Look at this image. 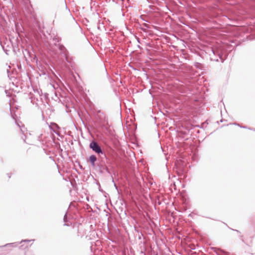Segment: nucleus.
<instances>
[{
    "label": "nucleus",
    "instance_id": "f257e3e1",
    "mask_svg": "<svg viewBox=\"0 0 255 255\" xmlns=\"http://www.w3.org/2000/svg\"><path fill=\"white\" fill-rule=\"evenodd\" d=\"M90 147L96 152L98 153H102V150L100 147L95 142H92L90 145Z\"/></svg>",
    "mask_w": 255,
    "mask_h": 255
},
{
    "label": "nucleus",
    "instance_id": "f03ea898",
    "mask_svg": "<svg viewBox=\"0 0 255 255\" xmlns=\"http://www.w3.org/2000/svg\"><path fill=\"white\" fill-rule=\"evenodd\" d=\"M97 160V157L95 155H91L89 157V160L91 162L93 166L95 165V162Z\"/></svg>",
    "mask_w": 255,
    "mask_h": 255
},
{
    "label": "nucleus",
    "instance_id": "7ed1b4c3",
    "mask_svg": "<svg viewBox=\"0 0 255 255\" xmlns=\"http://www.w3.org/2000/svg\"><path fill=\"white\" fill-rule=\"evenodd\" d=\"M223 255H228V254H223Z\"/></svg>",
    "mask_w": 255,
    "mask_h": 255
},
{
    "label": "nucleus",
    "instance_id": "20e7f679",
    "mask_svg": "<svg viewBox=\"0 0 255 255\" xmlns=\"http://www.w3.org/2000/svg\"><path fill=\"white\" fill-rule=\"evenodd\" d=\"M17 67H19V66H20V65H17Z\"/></svg>",
    "mask_w": 255,
    "mask_h": 255
}]
</instances>
